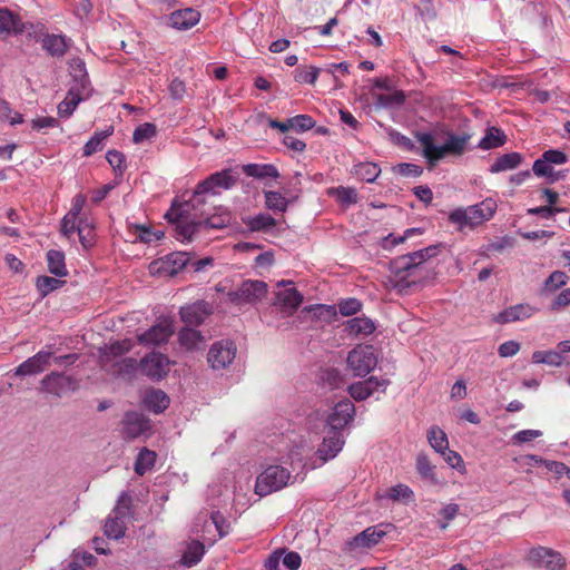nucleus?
Wrapping results in <instances>:
<instances>
[{
	"label": "nucleus",
	"mask_w": 570,
	"mask_h": 570,
	"mask_svg": "<svg viewBox=\"0 0 570 570\" xmlns=\"http://www.w3.org/2000/svg\"><path fill=\"white\" fill-rule=\"evenodd\" d=\"M77 233L79 236V242L81 243L83 248L88 249L95 245V226L88 228H79Z\"/></svg>",
	"instance_id": "nucleus-62"
},
{
	"label": "nucleus",
	"mask_w": 570,
	"mask_h": 570,
	"mask_svg": "<svg viewBox=\"0 0 570 570\" xmlns=\"http://www.w3.org/2000/svg\"><path fill=\"white\" fill-rule=\"evenodd\" d=\"M529 559L549 570H562L566 567V559L561 553L546 547L532 548L529 552Z\"/></svg>",
	"instance_id": "nucleus-16"
},
{
	"label": "nucleus",
	"mask_w": 570,
	"mask_h": 570,
	"mask_svg": "<svg viewBox=\"0 0 570 570\" xmlns=\"http://www.w3.org/2000/svg\"><path fill=\"white\" fill-rule=\"evenodd\" d=\"M131 507V497L127 492H122L117 501V505L112 510V513L115 515H122L126 518V515L129 513Z\"/></svg>",
	"instance_id": "nucleus-59"
},
{
	"label": "nucleus",
	"mask_w": 570,
	"mask_h": 570,
	"mask_svg": "<svg viewBox=\"0 0 570 570\" xmlns=\"http://www.w3.org/2000/svg\"><path fill=\"white\" fill-rule=\"evenodd\" d=\"M383 531H376L374 528H367L360 534L355 535L348 543V549L371 548L380 542L383 538Z\"/></svg>",
	"instance_id": "nucleus-28"
},
{
	"label": "nucleus",
	"mask_w": 570,
	"mask_h": 570,
	"mask_svg": "<svg viewBox=\"0 0 570 570\" xmlns=\"http://www.w3.org/2000/svg\"><path fill=\"white\" fill-rule=\"evenodd\" d=\"M416 470L423 478L435 481V466L431 464L426 455H417Z\"/></svg>",
	"instance_id": "nucleus-52"
},
{
	"label": "nucleus",
	"mask_w": 570,
	"mask_h": 570,
	"mask_svg": "<svg viewBox=\"0 0 570 570\" xmlns=\"http://www.w3.org/2000/svg\"><path fill=\"white\" fill-rule=\"evenodd\" d=\"M169 92L173 99L183 100L187 92L185 82L175 78L169 86Z\"/></svg>",
	"instance_id": "nucleus-64"
},
{
	"label": "nucleus",
	"mask_w": 570,
	"mask_h": 570,
	"mask_svg": "<svg viewBox=\"0 0 570 570\" xmlns=\"http://www.w3.org/2000/svg\"><path fill=\"white\" fill-rule=\"evenodd\" d=\"M186 208L184 205L173 204L165 215L168 222L175 224V237L181 242H191L198 233L208 228L220 229L232 222V214L223 207H218V212L214 214L202 209L199 217L195 214L194 218H190Z\"/></svg>",
	"instance_id": "nucleus-2"
},
{
	"label": "nucleus",
	"mask_w": 570,
	"mask_h": 570,
	"mask_svg": "<svg viewBox=\"0 0 570 570\" xmlns=\"http://www.w3.org/2000/svg\"><path fill=\"white\" fill-rule=\"evenodd\" d=\"M320 69L314 66H301L294 70V80L298 83L314 85L318 78Z\"/></svg>",
	"instance_id": "nucleus-43"
},
{
	"label": "nucleus",
	"mask_w": 570,
	"mask_h": 570,
	"mask_svg": "<svg viewBox=\"0 0 570 570\" xmlns=\"http://www.w3.org/2000/svg\"><path fill=\"white\" fill-rule=\"evenodd\" d=\"M289 479L291 472L287 469L271 465L257 476L255 492L261 497L267 495L286 487Z\"/></svg>",
	"instance_id": "nucleus-7"
},
{
	"label": "nucleus",
	"mask_w": 570,
	"mask_h": 570,
	"mask_svg": "<svg viewBox=\"0 0 570 570\" xmlns=\"http://www.w3.org/2000/svg\"><path fill=\"white\" fill-rule=\"evenodd\" d=\"M471 137L472 136L468 132H463L462 135L449 132L445 142L442 146H436L434 137L431 134H415V138L422 147L423 156L431 168L434 167L439 160L444 158L445 155L462 156L466 151Z\"/></svg>",
	"instance_id": "nucleus-3"
},
{
	"label": "nucleus",
	"mask_w": 570,
	"mask_h": 570,
	"mask_svg": "<svg viewBox=\"0 0 570 570\" xmlns=\"http://www.w3.org/2000/svg\"><path fill=\"white\" fill-rule=\"evenodd\" d=\"M76 390V382L71 376L63 373L51 372L40 381L39 391L61 397Z\"/></svg>",
	"instance_id": "nucleus-11"
},
{
	"label": "nucleus",
	"mask_w": 570,
	"mask_h": 570,
	"mask_svg": "<svg viewBox=\"0 0 570 570\" xmlns=\"http://www.w3.org/2000/svg\"><path fill=\"white\" fill-rule=\"evenodd\" d=\"M344 443L342 432L328 429L326 436L317 450V454L323 462H326L337 455L343 449Z\"/></svg>",
	"instance_id": "nucleus-21"
},
{
	"label": "nucleus",
	"mask_w": 570,
	"mask_h": 570,
	"mask_svg": "<svg viewBox=\"0 0 570 570\" xmlns=\"http://www.w3.org/2000/svg\"><path fill=\"white\" fill-rule=\"evenodd\" d=\"M523 161V156L520 153L512 151L499 156L490 167L492 174L512 170L519 167Z\"/></svg>",
	"instance_id": "nucleus-29"
},
{
	"label": "nucleus",
	"mask_w": 570,
	"mask_h": 570,
	"mask_svg": "<svg viewBox=\"0 0 570 570\" xmlns=\"http://www.w3.org/2000/svg\"><path fill=\"white\" fill-rule=\"evenodd\" d=\"M532 361L537 364H548L551 366H561L564 362V357L560 352L549 351H535L532 354Z\"/></svg>",
	"instance_id": "nucleus-38"
},
{
	"label": "nucleus",
	"mask_w": 570,
	"mask_h": 570,
	"mask_svg": "<svg viewBox=\"0 0 570 570\" xmlns=\"http://www.w3.org/2000/svg\"><path fill=\"white\" fill-rule=\"evenodd\" d=\"M203 335L199 331L194 328H183L178 333V340L181 346L187 350H195L198 347L199 343L203 342Z\"/></svg>",
	"instance_id": "nucleus-40"
},
{
	"label": "nucleus",
	"mask_w": 570,
	"mask_h": 570,
	"mask_svg": "<svg viewBox=\"0 0 570 570\" xmlns=\"http://www.w3.org/2000/svg\"><path fill=\"white\" fill-rule=\"evenodd\" d=\"M265 205L269 210L284 213L287 210L288 200L278 191H264Z\"/></svg>",
	"instance_id": "nucleus-42"
},
{
	"label": "nucleus",
	"mask_w": 570,
	"mask_h": 570,
	"mask_svg": "<svg viewBox=\"0 0 570 570\" xmlns=\"http://www.w3.org/2000/svg\"><path fill=\"white\" fill-rule=\"evenodd\" d=\"M389 498L393 501L410 500L413 497V491L405 484H396L389 490Z\"/></svg>",
	"instance_id": "nucleus-58"
},
{
	"label": "nucleus",
	"mask_w": 570,
	"mask_h": 570,
	"mask_svg": "<svg viewBox=\"0 0 570 570\" xmlns=\"http://www.w3.org/2000/svg\"><path fill=\"white\" fill-rule=\"evenodd\" d=\"M51 357V352L41 350L18 365L14 375L23 377L40 374L48 367Z\"/></svg>",
	"instance_id": "nucleus-15"
},
{
	"label": "nucleus",
	"mask_w": 570,
	"mask_h": 570,
	"mask_svg": "<svg viewBox=\"0 0 570 570\" xmlns=\"http://www.w3.org/2000/svg\"><path fill=\"white\" fill-rule=\"evenodd\" d=\"M377 364V356L372 345H357L347 355L348 368L355 376H366Z\"/></svg>",
	"instance_id": "nucleus-8"
},
{
	"label": "nucleus",
	"mask_w": 570,
	"mask_h": 570,
	"mask_svg": "<svg viewBox=\"0 0 570 570\" xmlns=\"http://www.w3.org/2000/svg\"><path fill=\"white\" fill-rule=\"evenodd\" d=\"M156 459V452L147 448L141 449L135 461V472L138 475H144L148 470H150L155 465Z\"/></svg>",
	"instance_id": "nucleus-36"
},
{
	"label": "nucleus",
	"mask_w": 570,
	"mask_h": 570,
	"mask_svg": "<svg viewBox=\"0 0 570 570\" xmlns=\"http://www.w3.org/2000/svg\"><path fill=\"white\" fill-rule=\"evenodd\" d=\"M374 322L368 317H353L345 323V332L348 336L365 337L375 331Z\"/></svg>",
	"instance_id": "nucleus-24"
},
{
	"label": "nucleus",
	"mask_w": 570,
	"mask_h": 570,
	"mask_svg": "<svg viewBox=\"0 0 570 570\" xmlns=\"http://www.w3.org/2000/svg\"><path fill=\"white\" fill-rule=\"evenodd\" d=\"M210 519L218 532L219 539L226 537L230 532L229 521L219 511H214L210 514Z\"/></svg>",
	"instance_id": "nucleus-53"
},
{
	"label": "nucleus",
	"mask_w": 570,
	"mask_h": 570,
	"mask_svg": "<svg viewBox=\"0 0 570 570\" xmlns=\"http://www.w3.org/2000/svg\"><path fill=\"white\" fill-rule=\"evenodd\" d=\"M494 210L495 204L487 199L480 204L451 212L449 220L456 225L459 230H463L465 227L473 229L492 218Z\"/></svg>",
	"instance_id": "nucleus-5"
},
{
	"label": "nucleus",
	"mask_w": 570,
	"mask_h": 570,
	"mask_svg": "<svg viewBox=\"0 0 570 570\" xmlns=\"http://www.w3.org/2000/svg\"><path fill=\"white\" fill-rule=\"evenodd\" d=\"M77 222L78 217L66 214L61 220L60 232L61 234L67 237L71 238L75 232H77Z\"/></svg>",
	"instance_id": "nucleus-60"
},
{
	"label": "nucleus",
	"mask_w": 570,
	"mask_h": 570,
	"mask_svg": "<svg viewBox=\"0 0 570 570\" xmlns=\"http://www.w3.org/2000/svg\"><path fill=\"white\" fill-rule=\"evenodd\" d=\"M151 428L150 420L142 413L127 412L122 419V434L127 439H136Z\"/></svg>",
	"instance_id": "nucleus-17"
},
{
	"label": "nucleus",
	"mask_w": 570,
	"mask_h": 570,
	"mask_svg": "<svg viewBox=\"0 0 570 570\" xmlns=\"http://www.w3.org/2000/svg\"><path fill=\"white\" fill-rule=\"evenodd\" d=\"M169 396L161 390L150 389L144 396L145 406L154 413H161L169 406Z\"/></svg>",
	"instance_id": "nucleus-26"
},
{
	"label": "nucleus",
	"mask_w": 570,
	"mask_h": 570,
	"mask_svg": "<svg viewBox=\"0 0 570 570\" xmlns=\"http://www.w3.org/2000/svg\"><path fill=\"white\" fill-rule=\"evenodd\" d=\"M375 104L380 107L389 108L392 106H400L405 101V95L401 90H396L392 94L384 95L377 94L374 95Z\"/></svg>",
	"instance_id": "nucleus-46"
},
{
	"label": "nucleus",
	"mask_w": 570,
	"mask_h": 570,
	"mask_svg": "<svg viewBox=\"0 0 570 570\" xmlns=\"http://www.w3.org/2000/svg\"><path fill=\"white\" fill-rule=\"evenodd\" d=\"M282 563L288 570H297L302 564V558L299 553L295 551L284 552L282 556Z\"/></svg>",
	"instance_id": "nucleus-61"
},
{
	"label": "nucleus",
	"mask_w": 570,
	"mask_h": 570,
	"mask_svg": "<svg viewBox=\"0 0 570 570\" xmlns=\"http://www.w3.org/2000/svg\"><path fill=\"white\" fill-rule=\"evenodd\" d=\"M71 40L62 35L47 33L41 39L42 49L52 57H63L69 49Z\"/></svg>",
	"instance_id": "nucleus-23"
},
{
	"label": "nucleus",
	"mask_w": 570,
	"mask_h": 570,
	"mask_svg": "<svg viewBox=\"0 0 570 570\" xmlns=\"http://www.w3.org/2000/svg\"><path fill=\"white\" fill-rule=\"evenodd\" d=\"M80 100L79 95H75L72 90H70L66 99L58 105V115L62 118L71 116Z\"/></svg>",
	"instance_id": "nucleus-47"
},
{
	"label": "nucleus",
	"mask_w": 570,
	"mask_h": 570,
	"mask_svg": "<svg viewBox=\"0 0 570 570\" xmlns=\"http://www.w3.org/2000/svg\"><path fill=\"white\" fill-rule=\"evenodd\" d=\"M537 312L535 307L530 304H517L509 306L494 316L498 324H507L530 318Z\"/></svg>",
	"instance_id": "nucleus-20"
},
{
	"label": "nucleus",
	"mask_w": 570,
	"mask_h": 570,
	"mask_svg": "<svg viewBox=\"0 0 570 570\" xmlns=\"http://www.w3.org/2000/svg\"><path fill=\"white\" fill-rule=\"evenodd\" d=\"M70 75L85 89L89 83L88 73L86 70V63L80 58H72L69 61Z\"/></svg>",
	"instance_id": "nucleus-41"
},
{
	"label": "nucleus",
	"mask_w": 570,
	"mask_h": 570,
	"mask_svg": "<svg viewBox=\"0 0 570 570\" xmlns=\"http://www.w3.org/2000/svg\"><path fill=\"white\" fill-rule=\"evenodd\" d=\"M243 223L250 232L269 233L277 224L269 214L261 213L253 217L243 218Z\"/></svg>",
	"instance_id": "nucleus-27"
},
{
	"label": "nucleus",
	"mask_w": 570,
	"mask_h": 570,
	"mask_svg": "<svg viewBox=\"0 0 570 570\" xmlns=\"http://www.w3.org/2000/svg\"><path fill=\"white\" fill-rule=\"evenodd\" d=\"M568 281V276L566 273L561 271L553 272L544 282V289L548 292H553L559 287L566 285Z\"/></svg>",
	"instance_id": "nucleus-55"
},
{
	"label": "nucleus",
	"mask_w": 570,
	"mask_h": 570,
	"mask_svg": "<svg viewBox=\"0 0 570 570\" xmlns=\"http://www.w3.org/2000/svg\"><path fill=\"white\" fill-rule=\"evenodd\" d=\"M236 354L237 346L233 341L220 340L210 346L207 361L213 370H223L233 363Z\"/></svg>",
	"instance_id": "nucleus-10"
},
{
	"label": "nucleus",
	"mask_w": 570,
	"mask_h": 570,
	"mask_svg": "<svg viewBox=\"0 0 570 570\" xmlns=\"http://www.w3.org/2000/svg\"><path fill=\"white\" fill-rule=\"evenodd\" d=\"M439 252V245H431L395 258L391 262V275L387 284L397 293L407 294L422 283L432 279L435 273L429 261Z\"/></svg>",
	"instance_id": "nucleus-1"
},
{
	"label": "nucleus",
	"mask_w": 570,
	"mask_h": 570,
	"mask_svg": "<svg viewBox=\"0 0 570 570\" xmlns=\"http://www.w3.org/2000/svg\"><path fill=\"white\" fill-rule=\"evenodd\" d=\"M47 266L48 271L57 277H63L68 274L65 263V254L61 250H48Z\"/></svg>",
	"instance_id": "nucleus-33"
},
{
	"label": "nucleus",
	"mask_w": 570,
	"mask_h": 570,
	"mask_svg": "<svg viewBox=\"0 0 570 570\" xmlns=\"http://www.w3.org/2000/svg\"><path fill=\"white\" fill-rule=\"evenodd\" d=\"M330 195L336 197V199L343 205H352L357 202V193L354 188L350 187H336L330 190Z\"/></svg>",
	"instance_id": "nucleus-48"
},
{
	"label": "nucleus",
	"mask_w": 570,
	"mask_h": 570,
	"mask_svg": "<svg viewBox=\"0 0 570 570\" xmlns=\"http://www.w3.org/2000/svg\"><path fill=\"white\" fill-rule=\"evenodd\" d=\"M289 126L297 131H307L315 126V121L308 115H297L289 118Z\"/></svg>",
	"instance_id": "nucleus-54"
},
{
	"label": "nucleus",
	"mask_w": 570,
	"mask_h": 570,
	"mask_svg": "<svg viewBox=\"0 0 570 570\" xmlns=\"http://www.w3.org/2000/svg\"><path fill=\"white\" fill-rule=\"evenodd\" d=\"M428 440L430 445L436 451V452H444V450H448L449 446V440L446 436V433L439 426H431L428 431Z\"/></svg>",
	"instance_id": "nucleus-39"
},
{
	"label": "nucleus",
	"mask_w": 570,
	"mask_h": 570,
	"mask_svg": "<svg viewBox=\"0 0 570 570\" xmlns=\"http://www.w3.org/2000/svg\"><path fill=\"white\" fill-rule=\"evenodd\" d=\"M279 287L275 293L273 305L276 306L284 315H293L303 302V295L292 286V282L284 281L277 284Z\"/></svg>",
	"instance_id": "nucleus-9"
},
{
	"label": "nucleus",
	"mask_w": 570,
	"mask_h": 570,
	"mask_svg": "<svg viewBox=\"0 0 570 570\" xmlns=\"http://www.w3.org/2000/svg\"><path fill=\"white\" fill-rule=\"evenodd\" d=\"M189 263V258L186 253H174L166 257L164 264L168 265L167 273L170 275L177 274L179 271L185 268Z\"/></svg>",
	"instance_id": "nucleus-44"
},
{
	"label": "nucleus",
	"mask_w": 570,
	"mask_h": 570,
	"mask_svg": "<svg viewBox=\"0 0 570 570\" xmlns=\"http://www.w3.org/2000/svg\"><path fill=\"white\" fill-rule=\"evenodd\" d=\"M63 283H65L63 281H60L58 278L43 275V276L37 277L36 287H37L38 292L40 293V295L42 297H45L48 294H50L51 292H53L55 289L61 287L63 285Z\"/></svg>",
	"instance_id": "nucleus-45"
},
{
	"label": "nucleus",
	"mask_w": 570,
	"mask_h": 570,
	"mask_svg": "<svg viewBox=\"0 0 570 570\" xmlns=\"http://www.w3.org/2000/svg\"><path fill=\"white\" fill-rule=\"evenodd\" d=\"M24 31L23 22L20 17L7 8H0V35L11 32L19 35Z\"/></svg>",
	"instance_id": "nucleus-25"
},
{
	"label": "nucleus",
	"mask_w": 570,
	"mask_h": 570,
	"mask_svg": "<svg viewBox=\"0 0 570 570\" xmlns=\"http://www.w3.org/2000/svg\"><path fill=\"white\" fill-rule=\"evenodd\" d=\"M380 173L381 169L375 163L366 161L354 166L355 176L366 183H373Z\"/></svg>",
	"instance_id": "nucleus-37"
},
{
	"label": "nucleus",
	"mask_w": 570,
	"mask_h": 570,
	"mask_svg": "<svg viewBox=\"0 0 570 570\" xmlns=\"http://www.w3.org/2000/svg\"><path fill=\"white\" fill-rule=\"evenodd\" d=\"M371 381H360L348 386V393L355 401L366 400L372 395V391L368 390L367 385Z\"/></svg>",
	"instance_id": "nucleus-51"
},
{
	"label": "nucleus",
	"mask_w": 570,
	"mask_h": 570,
	"mask_svg": "<svg viewBox=\"0 0 570 570\" xmlns=\"http://www.w3.org/2000/svg\"><path fill=\"white\" fill-rule=\"evenodd\" d=\"M507 137L503 131L497 127H490L484 137L479 141L478 147L482 150L494 149L505 144Z\"/></svg>",
	"instance_id": "nucleus-31"
},
{
	"label": "nucleus",
	"mask_w": 570,
	"mask_h": 570,
	"mask_svg": "<svg viewBox=\"0 0 570 570\" xmlns=\"http://www.w3.org/2000/svg\"><path fill=\"white\" fill-rule=\"evenodd\" d=\"M106 159L108 161V164L114 168V170L118 171L119 175H122L125 169H126V165H125V155L118 150H109L107 154H106Z\"/></svg>",
	"instance_id": "nucleus-56"
},
{
	"label": "nucleus",
	"mask_w": 570,
	"mask_h": 570,
	"mask_svg": "<svg viewBox=\"0 0 570 570\" xmlns=\"http://www.w3.org/2000/svg\"><path fill=\"white\" fill-rule=\"evenodd\" d=\"M355 415V406L352 401L345 399L340 401L334 406L332 413L328 416L327 425L328 429L342 432L344 428L353 421Z\"/></svg>",
	"instance_id": "nucleus-14"
},
{
	"label": "nucleus",
	"mask_w": 570,
	"mask_h": 570,
	"mask_svg": "<svg viewBox=\"0 0 570 570\" xmlns=\"http://www.w3.org/2000/svg\"><path fill=\"white\" fill-rule=\"evenodd\" d=\"M338 311L343 316H352L362 308V304L356 298L342 299L338 305Z\"/></svg>",
	"instance_id": "nucleus-57"
},
{
	"label": "nucleus",
	"mask_w": 570,
	"mask_h": 570,
	"mask_svg": "<svg viewBox=\"0 0 570 570\" xmlns=\"http://www.w3.org/2000/svg\"><path fill=\"white\" fill-rule=\"evenodd\" d=\"M520 347L517 341L511 340L500 344L498 353L501 357H511L520 351Z\"/></svg>",
	"instance_id": "nucleus-63"
},
{
	"label": "nucleus",
	"mask_w": 570,
	"mask_h": 570,
	"mask_svg": "<svg viewBox=\"0 0 570 570\" xmlns=\"http://www.w3.org/2000/svg\"><path fill=\"white\" fill-rule=\"evenodd\" d=\"M210 313L209 304L204 301L183 306L179 311L181 321L189 326L203 324Z\"/></svg>",
	"instance_id": "nucleus-19"
},
{
	"label": "nucleus",
	"mask_w": 570,
	"mask_h": 570,
	"mask_svg": "<svg viewBox=\"0 0 570 570\" xmlns=\"http://www.w3.org/2000/svg\"><path fill=\"white\" fill-rule=\"evenodd\" d=\"M175 333L174 324L170 320L164 318L158 324L151 326L148 331L138 335V342L144 345L166 344Z\"/></svg>",
	"instance_id": "nucleus-13"
},
{
	"label": "nucleus",
	"mask_w": 570,
	"mask_h": 570,
	"mask_svg": "<svg viewBox=\"0 0 570 570\" xmlns=\"http://www.w3.org/2000/svg\"><path fill=\"white\" fill-rule=\"evenodd\" d=\"M205 554V546L198 540H193L187 544V549L181 557V563L185 567L196 566Z\"/></svg>",
	"instance_id": "nucleus-34"
},
{
	"label": "nucleus",
	"mask_w": 570,
	"mask_h": 570,
	"mask_svg": "<svg viewBox=\"0 0 570 570\" xmlns=\"http://www.w3.org/2000/svg\"><path fill=\"white\" fill-rule=\"evenodd\" d=\"M267 295V284L263 281H244L237 288L227 293L228 302L235 306L254 305Z\"/></svg>",
	"instance_id": "nucleus-6"
},
{
	"label": "nucleus",
	"mask_w": 570,
	"mask_h": 570,
	"mask_svg": "<svg viewBox=\"0 0 570 570\" xmlns=\"http://www.w3.org/2000/svg\"><path fill=\"white\" fill-rule=\"evenodd\" d=\"M156 134V126L151 122H145L135 129L132 134V140L135 144H140L147 139L155 137Z\"/></svg>",
	"instance_id": "nucleus-49"
},
{
	"label": "nucleus",
	"mask_w": 570,
	"mask_h": 570,
	"mask_svg": "<svg viewBox=\"0 0 570 570\" xmlns=\"http://www.w3.org/2000/svg\"><path fill=\"white\" fill-rule=\"evenodd\" d=\"M125 517L122 515H115L112 512L107 519L104 530L105 534L110 539H120L125 535L126 524H125Z\"/></svg>",
	"instance_id": "nucleus-35"
},
{
	"label": "nucleus",
	"mask_w": 570,
	"mask_h": 570,
	"mask_svg": "<svg viewBox=\"0 0 570 570\" xmlns=\"http://www.w3.org/2000/svg\"><path fill=\"white\" fill-rule=\"evenodd\" d=\"M243 171L245 175L254 178H278L279 173L278 169L271 164H247L243 166Z\"/></svg>",
	"instance_id": "nucleus-30"
},
{
	"label": "nucleus",
	"mask_w": 570,
	"mask_h": 570,
	"mask_svg": "<svg viewBox=\"0 0 570 570\" xmlns=\"http://www.w3.org/2000/svg\"><path fill=\"white\" fill-rule=\"evenodd\" d=\"M568 160L567 154L558 149L546 150L540 158H538L532 166L535 176H550L553 174L554 165L566 164Z\"/></svg>",
	"instance_id": "nucleus-18"
},
{
	"label": "nucleus",
	"mask_w": 570,
	"mask_h": 570,
	"mask_svg": "<svg viewBox=\"0 0 570 570\" xmlns=\"http://www.w3.org/2000/svg\"><path fill=\"white\" fill-rule=\"evenodd\" d=\"M422 233L423 232L421 228H409L401 236H395L393 234H390L389 236H386L384 238L383 247L384 248L394 247L399 244L404 243L407 238L412 237L413 235H422Z\"/></svg>",
	"instance_id": "nucleus-50"
},
{
	"label": "nucleus",
	"mask_w": 570,
	"mask_h": 570,
	"mask_svg": "<svg viewBox=\"0 0 570 570\" xmlns=\"http://www.w3.org/2000/svg\"><path fill=\"white\" fill-rule=\"evenodd\" d=\"M140 371L153 381H160L169 372V360L161 353L153 352L140 361Z\"/></svg>",
	"instance_id": "nucleus-12"
},
{
	"label": "nucleus",
	"mask_w": 570,
	"mask_h": 570,
	"mask_svg": "<svg viewBox=\"0 0 570 570\" xmlns=\"http://www.w3.org/2000/svg\"><path fill=\"white\" fill-rule=\"evenodd\" d=\"M114 134V127L109 126L105 130L95 131L91 138L83 146V156L89 157L104 148V140Z\"/></svg>",
	"instance_id": "nucleus-32"
},
{
	"label": "nucleus",
	"mask_w": 570,
	"mask_h": 570,
	"mask_svg": "<svg viewBox=\"0 0 570 570\" xmlns=\"http://www.w3.org/2000/svg\"><path fill=\"white\" fill-rule=\"evenodd\" d=\"M237 179L230 168L216 171L196 185L193 197L184 206L187 208L191 206L195 210H198L200 206L207 203L209 196H217L222 190L233 188Z\"/></svg>",
	"instance_id": "nucleus-4"
},
{
	"label": "nucleus",
	"mask_w": 570,
	"mask_h": 570,
	"mask_svg": "<svg viewBox=\"0 0 570 570\" xmlns=\"http://www.w3.org/2000/svg\"><path fill=\"white\" fill-rule=\"evenodd\" d=\"M200 20V13L194 8L175 10L169 16V24L177 30H188Z\"/></svg>",
	"instance_id": "nucleus-22"
}]
</instances>
